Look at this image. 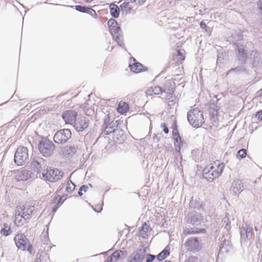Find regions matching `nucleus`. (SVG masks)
Returning a JSON list of instances; mask_svg holds the SVG:
<instances>
[{
    "label": "nucleus",
    "instance_id": "1",
    "mask_svg": "<svg viewBox=\"0 0 262 262\" xmlns=\"http://www.w3.org/2000/svg\"><path fill=\"white\" fill-rule=\"evenodd\" d=\"M224 167L225 164L223 163L214 162L203 169V178L209 182H212L223 173Z\"/></svg>",
    "mask_w": 262,
    "mask_h": 262
},
{
    "label": "nucleus",
    "instance_id": "2",
    "mask_svg": "<svg viewBox=\"0 0 262 262\" xmlns=\"http://www.w3.org/2000/svg\"><path fill=\"white\" fill-rule=\"evenodd\" d=\"M39 153L45 158L51 157L54 153L55 146L54 143L46 137H42L37 144Z\"/></svg>",
    "mask_w": 262,
    "mask_h": 262
},
{
    "label": "nucleus",
    "instance_id": "3",
    "mask_svg": "<svg viewBox=\"0 0 262 262\" xmlns=\"http://www.w3.org/2000/svg\"><path fill=\"white\" fill-rule=\"evenodd\" d=\"M187 119L190 124L195 128L199 127L205 122L203 112L198 108H195L188 111Z\"/></svg>",
    "mask_w": 262,
    "mask_h": 262
},
{
    "label": "nucleus",
    "instance_id": "4",
    "mask_svg": "<svg viewBox=\"0 0 262 262\" xmlns=\"http://www.w3.org/2000/svg\"><path fill=\"white\" fill-rule=\"evenodd\" d=\"M64 172L57 168L47 167L42 171V177L45 181L56 182L61 180L63 177Z\"/></svg>",
    "mask_w": 262,
    "mask_h": 262
},
{
    "label": "nucleus",
    "instance_id": "5",
    "mask_svg": "<svg viewBox=\"0 0 262 262\" xmlns=\"http://www.w3.org/2000/svg\"><path fill=\"white\" fill-rule=\"evenodd\" d=\"M184 245L188 251L192 253L200 251L203 247V240L198 237L194 236L188 237Z\"/></svg>",
    "mask_w": 262,
    "mask_h": 262
},
{
    "label": "nucleus",
    "instance_id": "6",
    "mask_svg": "<svg viewBox=\"0 0 262 262\" xmlns=\"http://www.w3.org/2000/svg\"><path fill=\"white\" fill-rule=\"evenodd\" d=\"M14 161L17 166H22L29 161V154L27 147H18L15 153Z\"/></svg>",
    "mask_w": 262,
    "mask_h": 262
},
{
    "label": "nucleus",
    "instance_id": "7",
    "mask_svg": "<svg viewBox=\"0 0 262 262\" xmlns=\"http://www.w3.org/2000/svg\"><path fill=\"white\" fill-rule=\"evenodd\" d=\"M14 240L18 249L23 251L27 250L29 252L31 253L32 245L30 244L28 239L24 233L17 234L15 236Z\"/></svg>",
    "mask_w": 262,
    "mask_h": 262
},
{
    "label": "nucleus",
    "instance_id": "8",
    "mask_svg": "<svg viewBox=\"0 0 262 262\" xmlns=\"http://www.w3.org/2000/svg\"><path fill=\"white\" fill-rule=\"evenodd\" d=\"M72 133L70 129L63 128L58 130L53 137L54 141L58 144L67 143L71 138Z\"/></svg>",
    "mask_w": 262,
    "mask_h": 262
},
{
    "label": "nucleus",
    "instance_id": "9",
    "mask_svg": "<svg viewBox=\"0 0 262 262\" xmlns=\"http://www.w3.org/2000/svg\"><path fill=\"white\" fill-rule=\"evenodd\" d=\"M47 161L41 157H37L32 159L31 166L32 169L39 173V176L42 174V171L47 169Z\"/></svg>",
    "mask_w": 262,
    "mask_h": 262
},
{
    "label": "nucleus",
    "instance_id": "10",
    "mask_svg": "<svg viewBox=\"0 0 262 262\" xmlns=\"http://www.w3.org/2000/svg\"><path fill=\"white\" fill-rule=\"evenodd\" d=\"M241 242H246L253 238V228L249 224H245L240 228Z\"/></svg>",
    "mask_w": 262,
    "mask_h": 262
},
{
    "label": "nucleus",
    "instance_id": "11",
    "mask_svg": "<svg viewBox=\"0 0 262 262\" xmlns=\"http://www.w3.org/2000/svg\"><path fill=\"white\" fill-rule=\"evenodd\" d=\"M187 222L194 226H202V224L203 226L205 225L203 216L201 213L196 212L188 214Z\"/></svg>",
    "mask_w": 262,
    "mask_h": 262
},
{
    "label": "nucleus",
    "instance_id": "12",
    "mask_svg": "<svg viewBox=\"0 0 262 262\" xmlns=\"http://www.w3.org/2000/svg\"><path fill=\"white\" fill-rule=\"evenodd\" d=\"M146 250L143 248H138L135 250L128 257V262H142L145 259Z\"/></svg>",
    "mask_w": 262,
    "mask_h": 262
},
{
    "label": "nucleus",
    "instance_id": "13",
    "mask_svg": "<svg viewBox=\"0 0 262 262\" xmlns=\"http://www.w3.org/2000/svg\"><path fill=\"white\" fill-rule=\"evenodd\" d=\"M74 127L77 132H82L86 129L89 124V119L85 117H78L74 123Z\"/></svg>",
    "mask_w": 262,
    "mask_h": 262
},
{
    "label": "nucleus",
    "instance_id": "14",
    "mask_svg": "<svg viewBox=\"0 0 262 262\" xmlns=\"http://www.w3.org/2000/svg\"><path fill=\"white\" fill-rule=\"evenodd\" d=\"M236 55L237 56L238 62L241 64H245L247 60V51L246 50L243 45L236 43Z\"/></svg>",
    "mask_w": 262,
    "mask_h": 262
},
{
    "label": "nucleus",
    "instance_id": "15",
    "mask_svg": "<svg viewBox=\"0 0 262 262\" xmlns=\"http://www.w3.org/2000/svg\"><path fill=\"white\" fill-rule=\"evenodd\" d=\"M77 112L73 110H67L63 112L62 117L66 123L72 124L77 119Z\"/></svg>",
    "mask_w": 262,
    "mask_h": 262
},
{
    "label": "nucleus",
    "instance_id": "16",
    "mask_svg": "<svg viewBox=\"0 0 262 262\" xmlns=\"http://www.w3.org/2000/svg\"><path fill=\"white\" fill-rule=\"evenodd\" d=\"M17 210L23 214L24 220L26 221L30 218L31 215L34 210V206L26 204L17 208Z\"/></svg>",
    "mask_w": 262,
    "mask_h": 262
},
{
    "label": "nucleus",
    "instance_id": "17",
    "mask_svg": "<svg viewBox=\"0 0 262 262\" xmlns=\"http://www.w3.org/2000/svg\"><path fill=\"white\" fill-rule=\"evenodd\" d=\"M107 25L110 29L111 35H115L119 32H121V29L119 26L117 21L113 18H111L108 20Z\"/></svg>",
    "mask_w": 262,
    "mask_h": 262
},
{
    "label": "nucleus",
    "instance_id": "18",
    "mask_svg": "<svg viewBox=\"0 0 262 262\" xmlns=\"http://www.w3.org/2000/svg\"><path fill=\"white\" fill-rule=\"evenodd\" d=\"M250 58L252 60L253 67L258 66L261 62V54L256 50H252L251 52Z\"/></svg>",
    "mask_w": 262,
    "mask_h": 262
},
{
    "label": "nucleus",
    "instance_id": "19",
    "mask_svg": "<svg viewBox=\"0 0 262 262\" xmlns=\"http://www.w3.org/2000/svg\"><path fill=\"white\" fill-rule=\"evenodd\" d=\"M133 62H132L131 61L129 65L131 71L135 73H139L145 71V70L143 69V66L140 62H138L135 58H133Z\"/></svg>",
    "mask_w": 262,
    "mask_h": 262
},
{
    "label": "nucleus",
    "instance_id": "20",
    "mask_svg": "<svg viewBox=\"0 0 262 262\" xmlns=\"http://www.w3.org/2000/svg\"><path fill=\"white\" fill-rule=\"evenodd\" d=\"M119 120H113L107 125L104 129V133L107 135L112 133H114L117 128L119 124Z\"/></svg>",
    "mask_w": 262,
    "mask_h": 262
},
{
    "label": "nucleus",
    "instance_id": "21",
    "mask_svg": "<svg viewBox=\"0 0 262 262\" xmlns=\"http://www.w3.org/2000/svg\"><path fill=\"white\" fill-rule=\"evenodd\" d=\"M206 230L204 228H186L184 229L183 233L185 235L205 233Z\"/></svg>",
    "mask_w": 262,
    "mask_h": 262
},
{
    "label": "nucleus",
    "instance_id": "22",
    "mask_svg": "<svg viewBox=\"0 0 262 262\" xmlns=\"http://www.w3.org/2000/svg\"><path fill=\"white\" fill-rule=\"evenodd\" d=\"M231 249V243L229 240L224 239L221 243L220 246V252L228 253Z\"/></svg>",
    "mask_w": 262,
    "mask_h": 262
},
{
    "label": "nucleus",
    "instance_id": "23",
    "mask_svg": "<svg viewBox=\"0 0 262 262\" xmlns=\"http://www.w3.org/2000/svg\"><path fill=\"white\" fill-rule=\"evenodd\" d=\"M32 172L28 170H23L18 172L17 176V181H27L30 178H31V175Z\"/></svg>",
    "mask_w": 262,
    "mask_h": 262
},
{
    "label": "nucleus",
    "instance_id": "24",
    "mask_svg": "<svg viewBox=\"0 0 262 262\" xmlns=\"http://www.w3.org/2000/svg\"><path fill=\"white\" fill-rule=\"evenodd\" d=\"M173 140L176 152L179 156H180L181 159H182V156L180 152L181 147L183 145V142L182 141V138L181 137H176L173 139Z\"/></svg>",
    "mask_w": 262,
    "mask_h": 262
},
{
    "label": "nucleus",
    "instance_id": "25",
    "mask_svg": "<svg viewBox=\"0 0 262 262\" xmlns=\"http://www.w3.org/2000/svg\"><path fill=\"white\" fill-rule=\"evenodd\" d=\"M77 147L74 145L67 146L62 149L64 155L68 157H72L77 152Z\"/></svg>",
    "mask_w": 262,
    "mask_h": 262
},
{
    "label": "nucleus",
    "instance_id": "26",
    "mask_svg": "<svg viewBox=\"0 0 262 262\" xmlns=\"http://www.w3.org/2000/svg\"><path fill=\"white\" fill-rule=\"evenodd\" d=\"M233 191L235 194L241 193L244 190L243 184L241 180H235L232 183Z\"/></svg>",
    "mask_w": 262,
    "mask_h": 262
},
{
    "label": "nucleus",
    "instance_id": "27",
    "mask_svg": "<svg viewBox=\"0 0 262 262\" xmlns=\"http://www.w3.org/2000/svg\"><path fill=\"white\" fill-rule=\"evenodd\" d=\"M110 13L114 18H118L120 14V10L119 7L113 3L110 5Z\"/></svg>",
    "mask_w": 262,
    "mask_h": 262
},
{
    "label": "nucleus",
    "instance_id": "28",
    "mask_svg": "<svg viewBox=\"0 0 262 262\" xmlns=\"http://www.w3.org/2000/svg\"><path fill=\"white\" fill-rule=\"evenodd\" d=\"M163 92H166L165 90H163L160 86H156L154 88H149L146 92L147 95H151L152 93L155 95H159L162 94Z\"/></svg>",
    "mask_w": 262,
    "mask_h": 262
},
{
    "label": "nucleus",
    "instance_id": "29",
    "mask_svg": "<svg viewBox=\"0 0 262 262\" xmlns=\"http://www.w3.org/2000/svg\"><path fill=\"white\" fill-rule=\"evenodd\" d=\"M119 32L118 33H116V34H112V36L113 37V39L117 42L118 45L121 47H123L124 46V42L123 40V36L121 34V33Z\"/></svg>",
    "mask_w": 262,
    "mask_h": 262
},
{
    "label": "nucleus",
    "instance_id": "30",
    "mask_svg": "<svg viewBox=\"0 0 262 262\" xmlns=\"http://www.w3.org/2000/svg\"><path fill=\"white\" fill-rule=\"evenodd\" d=\"M169 250L167 249V247L163 250L157 256V258L159 261H162L166 258L169 255Z\"/></svg>",
    "mask_w": 262,
    "mask_h": 262
},
{
    "label": "nucleus",
    "instance_id": "31",
    "mask_svg": "<svg viewBox=\"0 0 262 262\" xmlns=\"http://www.w3.org/2000/svg\"><path fill=\"white\" fill-rule=\"evenodd\" d=\"M3 226L0 231L1 234L5 236L9 235L12 232L10 227L7 223H4Z\"/></svg>",
    "mask_w": 262,
    "mask_h": 262
},
{
    "label": "nucleus",
    "instance_id": "32",
    "mask_svg": "<svg viewBox=\"0 0 262 262\" xmlns=\"http://www.w3.org/2000/svg\"><path fill=\"white\" fill-rule=\"evenodd\" d=\"M129 110V106L127 103L123 102V104L119 103L118 106L117 110L120 114L126 113Z\"/></svg>",
    "mask_w": 262,
    "mask_h": 262
},
{
    "label": "nucleus",
    "instance_id": "33",
    "mask_svg": "<svg viewBox=\"0 0 262 262\" xmlns=\"http://www.w3.org/2000/svg\"><path fill=\"white\" fill-rule=\"evenodd\" d=\"M76 185L69 178L66 187V191L71 193L75 189Z\"/></svg>",
    "mask_w": 262,
    "mask_h": 262
},
{
    "label": "nucleus",
    "instance_id": "34",
    "mask_svg": "<svg viewBox=\"0 0 262 262\" xmlns=\"http://www.w3.org/2000/svg\"><path fill=\"white\" fill-rule=\"evenodd\" d=\"M246 70L244 67V66H238L234 68H231L229 70H228L227 72V74H229L231 72H234L235 73H241L246 72Z\"/></svg>",
    "mask_w": 262,
    "mask_h": 262
},
{
    "label": "nucleus",
    "instance_id": "35",
    "mask_svg": "<svg viewBox=\"0 0 262 262\" xmlns=\"http://www.w3.org/2000/svg\"><path fill=\"white\" fill-rule=\"evenodd\" d=\"M210 114L212 116H214V115H216L217 114L218 106L216 105L214 103V100H212L211 101V104H210Z\"/></svg>",
    "mask_w": 262,
    "mask_h": 262
},
{
    "label": "nucleus",
    "instance_id": "36",
    "mask_svg": "<svg viewBox=\"0 0 262 262\" xmlns=\"http://www.w3.org/2000/svg\"><path fill=\"white\" fill-rule=\"evenodd\" d=\"M64 200L62 199V197L60 195L57 194L54 197L51 205L57 204L60 206L64 202Z\"/></svg>",
    "mask_w": 262,
    "mask_h": 262
},
{
    "label": "nucleus",
    "instance_id": "37",
    "mask_svg": "<svg viewBox=\"0 0 262 262\" xmlns=\"http://www.w3.org/2000/svg\"><path fill=\"white\" fill-rule=\"evenodd\" d=\"M23 214H21L19 210L17 209L15 212V223L19 225L21 222L22 219H24Z\"/></svg>",
    "mask_w": 262,
    "mask_h": 262
},
{
    "label": "nucleus",
    "instance_id": "38",
    "mask_svg": "<svg viewBox=\"0 0 262 262\" xmlns=\"http://www.w3.org/2000/svg\"><path fill=\"white\" fill-rule=\"evenodd\" d=\"M89 7L82 5H76L75 6V9L76 11L81 13H86L88 11Z\"/></svg>",
    "mask_w": 262,
    "mask_h": 262
},
{
    "label": "nucleus",
    "instance_id": "39",
    "mask_svg": "<svg viewBox=\"0 0 262 262\" xmlns=\"http://www.w3.org/2000/svg\"><path fill=\"white\" fill-rule=\"evenodd\" d=\"M129 1L128 2H124L120 5V7L122 11H125L127 13L131 10L132 8L129 6Z\"/></svg>",
    "mask_w": 262,
    "mask_h": 262
},
{
    "label": "nucleus",
    "instance_id": "40",
    "mask_svg": "<svg viewBox=\"0 0 262 262\" xmlns=\"http://www.w3.org/2000/svg\"><path fill=\"white\" fill-rule=\"evenodd\" d=\"M194 208L197 209L199 210H203L204 209V204L203 202H202L200 199H195V202Z\"/></svg>",
    "mask_w": 262,
    "mask_h": 262
},
{
    "label": "nucleus",
    "instance_id": "41",
    "mask_svg": "<svg viewBox=\"0 0 262 262\" xmlns=\"http://www.w3.org/2000/svg\"><path fill=\"white\" fill-rule=\"evenodd\" d=\"M225 229H226L227 231H229L230 229V221L229 218L227 217V214L226 215V217L223 220V225Z\"/></svg>",
    "mask_w": 262,
    "mask_h": 262
},
{
    "label": "nucleus",
    "instance_id": "42",
    "mask_svg": "<svg viewBox=\"0 0 262 262\" xmlns=\"http://www.w3.org/2000/svg\"><path fill=\"white\" fill-rule=\"evenodd\" d=\"M246 155H247V152H246V150L245 149H241L237 151V153L236 155L237 157L239 159H242L245 158Z\"/></svg>",
    "mask_w": 262,
    "mask_h": 262
},
{
    "label": "nucleus",
    "instance_id": "43",
    "mask_svg": "<svg viewBox=\"0 0 262 262\" xmlns=\"http://www.w3.org/2000/svg\"><path fill=\"white\" fill-rule=\"evenodd\" d=\"M200 27L206 31V32L209 33L210 34L211 33V29L210 28L208 27L205 21L204 20H202L200 23Z\"/></svg>",
    "mask_w": 262,
    "mask_h": 262
},
{
    "label": "nucleus",
    "instance_id": "44",
    "mask_svg": "<svg viewBox=\"0 0 262 262\" xmlns=\"http://www.w3.org/2000/svg\"><path fill=\"white\" fill-rule=\"evenodd\" d=\"M111 122V121L110 115L107 114V115H105L103 119V124L102 125L103 128H104Z\"/></svg>",
    "mask_w": 262,
    "mask_h": 262
},
{
    "label": "nucleus",
    "instance_id": "45",
    "mask_svg": "<svg viewBox=\"0 0 262 262\" xmlns=\"http://www.w3.org/2000/svg\"><path fill=\"white\" fill-rule=\"evenodd\" d=\"M156 256L151 254H146L145 258L146 262H152L155 259Z\"/></svg>",
    "mask_w": 262,
    "mask_h": 262
},
{
    "label": "nucleus",
    "instance_id": "46",
    "mask_svg": "<svg viewBox=\"0 0 262 262\" xmlns=\"http://www.w3.org/2000/svg\"><path fill=\"white\" fill-rule=\"evenodd\" d=\"M113 258L115 259V261H117L119 259L121 258V255L118 250H116L114 251L111 255Z\"/></svg>",
    "mask_w": 262,
    "mask_h": 262
},
{
    "label": "nucleus",
    "instance_id": "47",
    "mask_svg": "<svg viewBox=\"0 0 262 262\" xmlns=\"http://www.w3.org/2000/svg\"><path fill=\"white\" fill-rule=\"evenodd\" d=\"M88 189V187L87 185H82L79 189V191L78 192V194L79 196H82L83 193L82 192V191H84V192H86L87 191V189Z\"/></svg>",
    "mask_w": 262,
    "mask_h": 262
},
{
    "label": "nucleus",
    "instance_id": "48",
    "mask_svg": "<svg viewBox=\"0 0 262 262\" xmlns=\"http://www.w3.org/2000/svg\"><path fill=\"white\" fill-rule=\"evenodd\" d=\"M172 134L173 139L176 137H181L180 134H179L178 129L177 128V126L176 124H175L174 126L173 127V130H172Z\"/></svg>",
    "mask_w": 262,
    "mask_h": 262
},
{
    "label": "nucleus",
    "instance_id": "49",
    "mask_svg": "<svg viewBox=\"0 0 262 262\" xmlns=\"http://www.w3.org/2000/svg\"><path fill=\"white\" fill-rule=\"evenodd\" d=\"M86 13L90 14L92 16L94 17L95 18H96L97 16V14L96 11L90 7H89L88 11Z\"/></svg>",
    "mask_w": 262,
    "mask_h": 262
},
{
    "label": "nucleus",
    "instance_id": "50",
    "mask_svg": "<svg viewBox=\"0 0 262 262\" xmlns=\"http://www.w3.org/2000/svg\"><path fill=\"white\" fill-rule=\"evenodd\" d=\"M186 262H199L198 257L196 256H189L186 261Z\"/></svg>",
    "mask_w": 262,
    "mask_h": 262
},
{
    "label": "nucleus",
    "instance_id": "51",
    "mask_svg": "<svg viewBox=\"0 0 262 262\" xmlns=\"http://www.w3.org/2000/svg\"><path fill=\"white\" fill-rule=\"evenodd\" d=\"M257 5L258 9V13H259L262 16V0L258 1Z\"/></svg>",
    "mask_w": 262,
    "mask_h": 262
},
{
    "label": "nucleus",
    "instance_id": "52",
    "mask_svg": "<svg viewBox=\"0 0 262 262\" xmlns=\"http://www.w3.org/2000/svg\"><path fill=\"white\" fill-rule=\"evenodd\" d=\"M255 117L257 118L258 120L262 121V110L256 112L255 114Z\"/></svg>",
    "mask_w": 262,
    "mask_h": 262
},
{
    "label": "nucleus",
    "instance_id": "53",
    "mask_svg": "<svg viewBox=\"0 0 262 262\" xmlns=\"http://www.w3.org/2000/svg\"><path fill=\"white\" fill-rule=\"evenodd\" d=\"M161 126L163 128V132L165 134H167L169 132V129L168 127L167 126V125L165 123H162L161 124Z\"/></svg>",
    "mask_w": 262,
    "mask_h": 262
},
{
    "label": "nucleus",
    "instance_id": "54",
    "mask_svg": "<svg viewBox=\"0 0 262 262\" xmlns=\"http://www.w3.org/2000/svg\"><path fill=\"white\" fill-rule=\"evenodd\" d=\"M177 51L178 55L180 56L179 59L181 60H184L185 59V56L183 55L182 51L178 50Z\"/></svg>",
    "mask_w": 262,
    "mask_h": 262
},
{
    "label": "nucleus",
    "instance_id": "55",
    "mask_svg": "<svg viewBox=\"0 0 262 262\" xmlns=\"http://www.w3.org/2000/svg\"><path fill=\"white\" fill-rule=\"evenodd\" d=\"M145 2V0H132V3H135L140 5H142Z\"/></svg>",
    "mask_w": 262,
    "mask_h": 262
},
{
    "label": "nucleus",
    "instance_id": "56",
    "mask_svg": "<svg viewBox=\"0 0 262 262\" xmlns=\"http://www.w3.org/2000/svg\"><path fill=\"white\" fill-rule=\"evenodd\" d=\"M194 202H195V200H193V199H192L191 200H190L189 204L190 207H191V208H194V206H195Z\"/></svg>",
    "mask_w": 262,
    "mask_h": 262
},
{
    "label": "nucleus",
    "instance_id": "57",
    "mask_svg": "<svg viewBox=\"0 0 262 262\" xmlns=\"http://www.w3.org/2000/svg\"><path fill=\"white\" fill-rule=\"evenodd\" d=\"M97 207L98 208V209H96V208H93L94 210L95 211V212H100L102 210V205H98L97 206Z\"/></svg>",
    "mask_w": 262,
    "mask_h": 262
},
{
    "label": "nucleus",
    "instance_id": "58",
    "mask_svg": "<svg viewBox=\"0 0 262 262\" xmlns=\"http://www.w3.org/2000/svg\"><path fill=\"white\" fill-rule=\"evenodd\" d=\"M153 140L155 142L158 143L160 140V137H158L156 134H155Z\"/></svg>",
    "mask_w": 262,
    "mask_h": 262
},
{
    "label": "nucleus",
    "instance_id": "59",
    "mask_svg": "<svg viewBox=\"0 0 262 262\" xmlns=\"http://www.w3.org/2000/svg\"><path fill=\"white\" fill-rule=\"evenodd\" d=\"M113 258H112V256L110 255L105 258L104 262H113Z\"/></svg>",
    "mask_w": 262,
    "mask_h": 262
},
{
    "label": "nucleus",
    "instance_id": "60",
    "mask_svg": "<svg viewBox=\"0 0 262 262\" xmlns=\"http://www.w3.org/2000/svg\"><path fill=\"white\" fill-rule=\"evenodd\" d=\"M145 227H146V230H147V227H149V226H147V225L146 224V223H145L143 225L142 227H141V230H140V233H141V232L144 231V229ZM144 232H146V231H144Z\"/></svg>",
    "mask_w": 262,
    "mask_h": 262
},
{
    "label": "nucleus",
    "instance_id": "61",
    "mask_svg": "<svg viewBox=\"0 0 262 262\" xmlns=\"http://www.w3.org/2000/svg\"><path fill=\"white\" fill-rule=\"evenodd\" d=\"M59 205H57V204H55V206L54 207H53L52 208V212H55L58 209V208H59Z\"/></svg>",
    "mask_w": 262,
    "mask_h": 262
},
{
    "label": "nucleus",
    "instance_id": "62",
    "mask_svg": "<svg viewBox=\"0 0 262 262\" xmlns=\"http://www.w3.org/2000/svg\"><path fill=\"white\" fill-rule=\"evenodd\" d=\"M119 252H120L121 256L122 255L124 256V257H125L126 255V251L119 250Z\"/></svg>",
    "mask_w": 262,
    "mask_h": 262
},
{
    "label": "nucleus",
    "instance_id": "63",
    "mask_svg": "<svg viewBox=\"0 0 262 262\" xmlns=\"http://www.w3.org/2000/svg\"><path fill=\"white\" fill-rule=\"evenodd\" d=\"M167 93H168L169 95H172L173 93V88H172L170 90L169 89Z\"/></svg>",
    "mask_w": 262,
    "mask_h": 262
},
{
    "label": "nucleus",
    "instance_id": "64",
    "mask_svg": "<svg viewBox=\"0 0 262 262\" xmlns=\"http://www.w3.org/2000/svg\"><path fill=\"white\" fill-rule=\"evenodd\" d=\"M61 196L62 197V198H64L63 200H64V201H65L67 200V199L68 198V194H64Z\"/></svg>",
    "mask_w": 262,
    "mask_h": 262
}]
</instances>
